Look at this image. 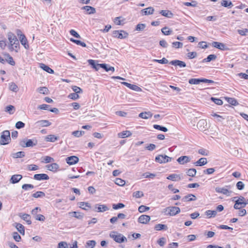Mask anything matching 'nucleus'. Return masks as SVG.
I'll return each instance as SVG.
<instances>
[{
    "label": "nucleus",
    "instance_id": "1",
    "mask_svg": "<svg viewBox=\"0 0 248 248\" xmlns=\"http://www.w3.org/2000/svg\"><path fill=\"white\" fill-rule=\"evenodd\" d=\"M109 236L118 243H122L127 241V239L124 236L116 232H111L109 233Z\"/></svg>",
    "mask_w": 248,
    "mask_h": 248
},
{
    "label": "nucleus",
    "instance_id": "2",
    "mask_svg": "<svg viewBox=\"0 0 248 248\" xmlns=\"http://www.w3.org/2000/svg\"><path fill=\"white\" fill-rule=\"evenodd\" d=\"M163 210L165 215L170 216H174L181 211L180 208L176 206H169L164 209Z\"/></svg>",
    "mask_w": 248,
    "mask_h": 248
},
{
    "label": "nucleus",
    "instance_id": "3",
    "mask_svg": "<svg viewBox=\"0 0 248 248\" xmlns=\"http://www.w3.org/2000/svg\"><path fill=\"white\" fill-rule=\"evenodd\" d=\"M11 140L9 131L5 130L2 132L0 136V144L6 145L9 143Z\"/></svg>",
    "mask_w": 248,
    "mask_h": 248
},
{
    "label": "nucleus",
    "instance_id": "4",
    "mask_svg": "<svg viewBox=\"0 0 248 248\" xmlns=\"http://www.w3.org/2000/svg\"><path fill=\"white\" fill-rule=\"evenodd\" d=\"M172 158L168 156L167 155H159L155 157V161L160 164L166 163L170 162Z\"/></svg>",
    "mask_w": 248,
    "mask_h": 248
},
{
    "label": "nucleus",
    "instance_id": "5",
    "mask_svg": "<svg viewBox=\"0 0 248 248\" xmlns=\"http://www.w3.org/2000/svg\"><path fill=\"white\" fill-rule=\"evenodd\" d=\"M231 188V186L230 185L226 186L224 187H217L215 188V191L217 193H222L224 195H225L227 196H229L231 195L232 191L229 190V189Z\"/></svg>",
    "mask_w": 248,
    "mask_h": 248
},
{
    "label": "nucleus",
    "instance_id": "6",
    "mask_svg": "<svg viewBox=\"0 0 248 248\" xmlns=\"http://www.w3.org/2000/svg\"><path fill=\"white\" fill-rule=\"evenodd\" d=\"M112 36L113 37L117 38L119 39H124L127 37L128 33L124 31H114L112 32Z\"/></svg>",
    "mask_w": 248,
    "mask_h": 248
},
{
    "label": "nucleus",
    "instance_id": "7",
    "mask_svg": "<svg viewBox=\"0 0 248 248\" xmlns=\"http://www.w3.org/2000/svg\"><path fill=\"white\" fill-rule=\"evenodd\" d=\"M7 37L8 40L10 44V46H9V49L11 51H13L14 50V47L13 46V42H15L16 40H18L16 36L12 32H9L8 33Z\"/></svg>",
    "mask_w": 248,
    "mask_h": 248
},
{
    "label": "nucleus",
    "instance_id": "8",
    "mask_svg": "<svg viewBox=\"0 0 248 248\" xmlns=\"http://www.w3.org/2000/svg\"><path fill=\"white\" fill-rule=\"evenodd\" d=\"M109 208L106 205L96 204L94 206L93 210L98 212H104L108 211Z\"/></svg>",
    "mask_w": 248,
    "mask_h": 248
},
{
    "label": "nucleus",
    "instance_id": "9",
    "mask_svg": "<svg viewBox=\"0 0 248 248\" xmlns=\"http://www.w3.org/2000/svg\"><path fill=\"white\" fill-rule=\"evenodd\" d=\"M212 46L213 47L221 50H226L228 49L227 47L224 44L218 42H213L212 43Z\"/></svg>",
    "mask_w": 248,
    "mask_h": 248
},
{
    "label": "nucleus",
    "instance_id": "10",
    "mask_svg": "<svg viewBox=\"0 0 248 248\" xmlns=\"http://www.w3.org/2000/svg\"><path fill=\"white\" fill-rule=\"evenodd\" d=\"M78 158L75 155L68 157L66 158V163L69 165H74L78 162Z\"/></svg>",
    "mask_w": 248,
    "mask_h": 248
},
{
    "label": "nucleus",
    "instance_id": "11",
    "mask_svg": "<svg viewBox=\"0 0 248 248\" xmlns=\"http://www.w3.org/2000/svg\"><path fill=\"white\" fill-rule=\"evenodd\" d=\"M177 162L181 165H184L190 161V158L188 156H181L177 159Z\"/></svg>",
    "mask_w": 248,
    "mask_h": 248
},
{
    "label": "nucleus",
    "instance_id": "12",
    "mask_svg": "<svg viewBox=\"0 0 248 248\" xmlns=\"http://www.w3.org/2000/svg\"><path fill=\"white\" fill-rule=\"evenodd\" d=\"M33 179L36 180H47L49 179V176L45 173L35 174L33 176Z\"/></svg>",
    "mask_w": 248,
    "mask_h": 248
},
{
    "label": "nucleus",
    "instance_id": "13",
    "mask_svg": "<svg viewBox=\"0 0 248 248\" xmlns=\"http://www.w3.org/2000/svg\"><path fill=\"white\" fill-rule=\"evenodd\" d=\"M170 64L174 66H178L180 67L186 66V63L184 62L178 60H172L170 62Z\"/></svg>",
    "mask_w": 248,
    "mask_h": 248
},
{
    "label": "nucleus",
    "instance_id": "14",
    "mask_svg": "<svg viewBox=\"0 0 248 248\" xmlns=\"http://www.w3.org/2000/svg\"><path fill=\"white\" fill-rule=\"evenodd\" d=\"M22 178V175L20 174H14L11 176L10 182L12 184H16L19 182Z\"/></svg>",
    "mask_w": 248,
    "mask_h": 248
},
{
    "label": "nucleus",
    "instance_id": "15",
    "mask_svg": "<svg viewBox=\"0 0 248 248\" xmlns=\"http://www.w3.org/2000/svg\"><path fill=\"white\" fill-rule=\"evenodd\" d=\"M155 10L152 7H149L147 8L142 9L141 10L140 12L142 15L146 16L152 15L154 13Z\"/></svg>",
    "mask_w": 248,
    "mask_h": 248
},
{
    "label": "nucleus",
    "instance_id": "16",
    "mask_svg": "<svg viewBox=\"0 0 248 248\" xmlns=\"http://www.w3.org/2000/svg\"><path fill=\"white\" fill-rule=\"evenodd\" d=\"M197 200L196 197L192 194H189L185 196H184L182 199V201L183 202H191Z\"/></svg>",
    "mask_w": 248,
    "mask_h": 248
},
{
    "label": "nucleus",
    "instance_id": "17",
    "mask_svg": "<svg viewBox=\"0 0 248 248\" xmlns=\"http://www.w3.org/2000/svg\"><path fill=\"white\" fill-rule=\"evenodd\" d=\"M19 40L20 41L21 44L24 46L25 48L28 49L29 47V46L28 44V41L26 37L23 34H21L19 36Z\"/></svg>",
    "mask_w": 248,
    "mask_h": 248
},
{
    "label": "nucleus",
    "instance_id": "18",
    "mask_svg": "<svg viewBox=\"0 0 248 248\" xmlns=\"http://www.w3.org/2000/svg\"><path fill=\"white\" fill-rule=\"evenodd\" d=\"M81 9L85 10L86 13L88 14H93L96 12L95 9L94 7L90 6H83L81 8Z\"/></svg>",
    "mask_w": 248,
    "mask_h": 248
},
{
    "label": "nucleus",
    "instance_id": "19",
    "mask_svg": "<svg viewBox=\"0 0 248 248\" xmlns=\"http://www.w3.org/2000/svg\"><path fill=\"white\" fill-rule=\"evenodd\" d=\"M18 216L22 219L25 220L28 224H31V217L29 214L20 213Z\"/></svg>",
    "mask_w": 248,
    "mask_h": 248
},
{
    "label": "nucleus",
    "instance_id": "20",
    "mask_svg": "<svg viewBox=\"0 0 248 248\" xmlns=\"http://www.w3.org/2000/svg\"><path fill=\"white\" fill-rule=\"evenodd\" d=\"M224 98L231 105L236 106L239 104L237 100L234 98L225 97Z\"/></svg>",
    "mask_w": 248,
    "mask_h": 248
},
{
    "label": "nucleus",
    "instance_id": "21",
    "mask_svg": "<svg viewBox=\"0 0 248 248\" xmlns=\"http://www.w3.org/2000/svg\"><path fill=\"white\" fill-rule=\"evenodd\" d=\"M207 163V159L204 157L201 158L198 161L194 163L197 166H202L206 165Z\"/></svg>",
    "mask_w": 248,
    "mask_h": 248
},
{
    "label": "nucleus",
    "instance_id": "22",
    "mask_svg": "<svg viewBox=\"0 0 248 248\" xmlns=\"http://www.w3.org/2000/svg\"><path fill=\"white\" fill-rule=\"evenodd\" d=\"M162 16L168 18L172 17L173 14L169 10H161L159 13Z\"/></svg>",
    "mask_w": 248,
    "mask_h": 248
},
{
    "label": "nucleus",
    "instance_id": "23",
    "mask_svg": "<svg viewBox=\"0 0 248 248\" xmlns=\"http://www.w3.org/2000/svg\"><path fill=\"white\" fill-rule=\"evenodd\" d=\"M38 126H48L51 125V123L48 120H40L36 123Z\"/></svg>",
    "mask_w": 248,
    "mask_h": 248
},
{
    "label": "nucleus",
    "instance_id": "24",
    "mask_svg": "<svg viewBox=\"0 0 248 248\" xmlns=\"http://www.w3.org/2000/svg\"><path fill=\"white\" fill-rule=\"evenodd\" d=\"M221 6L228 8H231L233 5L231 1L228 0H222L221 1Z\"/></svg>",
    "mask_w": 248,
    "mask_h": 248
},
{
    "label": "nucleus",
    "instance_id": "25",
    "mask_svg": "<svg viewBox=\"0 0 248 248\" xmlns=\"http://www.w3.org/2000/svg\"><path fill=\"white\" fill-rule=\"evenodd\" d=\"M59 165L58 164L54 163L48 165L46 166L47 169L52 171H56L59 169Z\"/></svg>",
    "mask_w": 248,
    "mask_h": 248
},
{
    "label": "nucleus",
    "instance_id": "26",
    "mask_svg": "<svg viewBox=\"0 0 248 248\" xmlns=\"http://www.w3.org/2000/svg\"><path fill=\"white\" fill-rule=\"evenodd\" d=\"M153 113L150 111H145L140 112V118L147 119L152 117Z\"/></svg>",
    "mask_w": 248,
    "mask_h": 248
},
{
    "label": "nucleus",
    "instance_id": "27",
    "mask_svg": "<svg viewBox=\"0 0 248 248\" xmlns=\"http://www.w3.org/2000/svg\"><path fill=\"white\" fill-rule=\"evenodd\" d=\"M40 67L42 69H43L44 71L47 72L48 73L53 74L54 73V71L53 70H52L49 67H48V66L46 65V64H45L44 63H40Z\"/></svg>",
    "mask_w": 248,
    "mask_h": 248
},
{
    "label": "nucleus",
    "instance_id": "28",
    "mask_svg": "<svg viewBox=\"0 0 248 248\" xmlns=\"http://www.w3.org/2000/svg\"><path fill=\"white\" fill-rule=\"evenodd\" d=\"M217 58V56L215 54L209 55L206 58H205L202 60V62H210L212 61L215 60Z\"/></svg>",
    "mask_w": 248,
    "mask_h": 248
},
{
    "label": "nucleus",
    "instance_id": "29",
    "mask_svg": "<svg viewBox=\"0 0 248 248\" xmlns=\"http://www.w3.org/2000/svg\"><path fill=\"white\" fill-rule=\"evenodd\" d=\"M150 220V217L148 215H140V223L147 224Z\"/></svg>",
    "mask_w": 248,
    "mask_h": 248
},
{
    "label": "nucleus",
    "instance_id": "30",
    "mask_svg": "<svg viewBox=\"0 0 248 248\" xmlns=\"http://www.w3.org/2000/svg\"><path fill=\"white\" fill-rule=\"evenodd\" d=\"M154 229L156 231L167 230L168 227L165 224H157L155 226Z\"/></svg>",
    "mask_w": 248,
    "mask_h": 248
},
{
    "label": "nucleus",
    "instance_id": "31",
    "mask_svg": "<svg viewBox=\"0 0 248 248\" xmlns=\"http://www.w3.org/2000/svg\"><path fill=\"white\" fill-rule=\"evenodd\" d=\"M167 179L173 181H178L181 179L180 176L176 174H171L167 177Z\"/></svg>",
    "mask_w": 248,
    "mask_h": 248
},
{
    "label": "nucleus",
    "instance_id": "32",
    "mask_svg": "<svg viewBox=\"0 0 248 248\" xmlns=\"http://www.w3.org/2000/svg\"><path fill=\"white\" fill-rule=\"evenodd\" d=\"M131 135V133L129 131H124L119 133L118 136L120 138H125L129 137Z\"/></svg>",
    "mask_w": 248,
    "mask_h": 248
},
{
    "label": "nucleus",
    "instance_id": "33",
    "mask_svg": "<svg viewBox=\"0 0 248 248\" xmlns=\"http://www.w3.org/2000/svg\"><path fill=\"white\" fill-rule=\"evenodd\" d=\"M72 217H74L78 219H81L83 218L84 214L79 212H72L69 213Z\"/></svg>",
    "mask_w": 248,
    "mask_h": 248
},
{
    "label": "nucleus",
    "instance_id": "34",
    "mask_svg": "<svg viewBox=\"0 0 248 248\" xmlns=\"http://www.w3.org/2000/svg\"><path fill=\"white\" fill-rule=\"evenodd\" d=\"M37 91L41 94L45 95L48 94L49 93L48 89L46 87H39L37 89Z\"/></svg>",
    "mask_w": 248,
    "mask_h": 248
},
{
    "label": "nucleus",
    "instance_id": "35",
    "mask_svg": "<svg viewBox=\"0 0 248 248\" xmlns=\"http://www.w3.org/2000/svg\"><path fill=\"white\" fill-rule=\"evenodd\" d=\"M46 141L55 142L58 140V137L54 135H49L45 138Z\"/></svg>",
    "mask_w": 248,
    "mask_h": 248
},
{
    "label": "nucleus",
    "instance_id": "36",
    "mask_svg": "<svg viewBox=\"0 0 248 248\" xmlns=\"http://www.w3.org/2000/svg\"><path fill=\"white\" fill-rule=\"evenodd\" d=\"M122 83L123 84L125 85L128 88H129L133 90L139 91L140 90V87H139L138 86H137L135 85L131 84L130 83H128L125 82H123Z\"/></svg>",
    "mask_w": 248,
    "mask_h": 248
},
{
    "label": "nucleus",
    "instance_id": "37",
    "mask_svg": "<svg viewBox=\"0 0 248 248\" xmlns=\"http://www.w3.org/2000/svg\"><path fill=\"white\" fill-rule=\"evenodd\" d=\"M155 176V174L154 173H152L149 172H146L145 173H143L141 176H140V179L141 178V177L144 178H150V179H154Z\"/></svg>",
    "mask_w": 248,
    "mask_h": 248
},
{
    "label": "nucleus",
    "instance_id": "38",
    "mask_svg": "<svg viewBox=\"0 0 248 248\" xmlns=\"http://www.w3.org/2000/svg\"><path fill=\"white\" fill-rule=\"evenodd\" d=\"M217 211L215 210H207L205 212V214L208 216L209 218L215 217L217 215Z\"/></svg>",
    "mask_w": 248,
    "mask_h": 248
},
{
    "label": "nucleus",
    "instance_id": "39",
    "mask_svg": "<svg viewBox=\"0 0 248 248\" xmlns=\"http://www.w3.org/2000/svg\"><path fill=\"white\" fill-rule=\"evenodd\" d=\"M12 156L14 158H22L25 156V153L23 151L18 152L12 154Z\"/></svg>",
    "mask_w": 248,
    "mask_h": 248
},
{
    "label": "nucleus",
    "instance_id": "40",
    "mask_svg": "<svg viewBox=\"0 0 248 248\" xmlns=\"http://www.w3.org/2000/svg\"><path fill=\"white\" fill-rule=\"evenodd\" d=\"M37 143V140H35V142H34L31 139H26V142L25 143V146L27 147H33L34 146H35Z\"/></svg>",
    "mask_w": 248,
    "mask_h": 248
},
{
    "label": "nucleus",
    "instance_id": "41",
    "mask_svg": "<svg viewBox=\"0 0 248 248\" xmlns=\"http://www.w3.org/2000/svg\"><path fill=\"white\" fill-rule=\"evenodd\" d=\"M4 56L7 58L6 60L8 63H9L11 65H15V62L14 61L13 58L9 55L8 53L4 54Z\"/></svg>",
    "mask_w": 248,
    "mask_h": 248
},
{
    "label": "nucleus",
    "instance_id": "42",
    "mask_svg": "<svg viewBox=\"0 0 248 248\" xmlns=\"http://www.w3.org/2000/svg\"><path fill=\"white\" fill-rule=\"evenodd\" d=\"M202 82V78H191L188 80V83L190 84H199Z\"/></svg>",
    "mask_w": 248,
    "mask_h": 248
},
{
    "label": "nucleus",
    "instance_id": "43",
    "mask_svg": "<svg viewBox=\"0 0 248 248\" xmlns=\"http://www.w3.org/2000/svg\"><path fill=\"white\" fill-rule=\"evenodd\" d=\"M153 127L155 129H157L158 130H160V131H163L164 132H166L168 131V129L167 127L162 126V125H158V124H154Z\"/></svg>",
    "mask_w": 248,
    "mask_h": 248
},
{
    "label": "nucleus",
    "instance_id": "44",
    "mask_svg": "<svg viewBox=\"0 0 248 248\" xmlns=\"http://www.w3.org/2000/svg\"><path fill=\"white\" fill-rule=\"evenodd\" d=\"M162 33L165 35H169L172 32V31L169 29L168 27H165L161 29Z\"/></svg>",
    "mask_w": 248,
    "mask_h": 248
},
{
    "label": "nucleus",
    "instance_id": "45",
    "mask_svg": "<svg viewBox=\"0 0 248 248\" xmlns=\"http://www.w3.org/2000/svg\"><path fill=\"white\" fill-rule=\"evenodd\" d=\"M5 111L8 112L10 114H13L15 111V107L12 105L7 106L5 108Z\"/></svg>",
    "mask_w": 248,
    "mask_h": 248
},
{
    "label": "nucleus",
    "instance_id": "46",
    "mask_svg": "<svg viewBox=\"0 0 248 248\" xmlns=\"http://www.w3.org/2000/svg\"><path fill=\"white\" fill-rule=\"evenodd\" d=\"M16 228L18 230V231L22 234H24L25 230L24 227L20 223H16Z\"/></svg>",
    "mask_w": 248,
    "mask_h": 248
},
{
    "label": "nucleus",
    "instance_id": "47",
    "mask_svg": "<svg viewBox=\"0 0 248 248\" xmlns=\"http://www.w3.org/2000/svg\"><path fill=\"white\" fill-rule=\"evenodd\" d=\"M196 172H197L196 170L195 169L192 168V169H189V170H187V171L186 172V174L189 176L194 177L195 176Z\"/></svg>",
    "mask_w": 248,
    "mask_h": 248
},
{
    "label": "nucleus",
    "instance_id": "48",
    "mask_svg": "<svg viewBox=\"0 0 248 248\" xmlns=\"http://www.w3.org/2000/svg\"><path fill=\"white\" fill-rule=\"evenodd\" d=\"M9 89L14 92L16 93L18 91V87L14 82H11L9 84Z\"/></svg>",
    "mask_w": 248,
    "mask_h": 248
},
{
    "label": "nucleus",
    "instance_id": "49",
    "mask_svg": "<svg viewBox=\"0 0 248 248\" xmlns=\"http://www.w3.org/2000/svg\"><path fill=\"white\" fill-rule=\"evenodd\" d=\"M45 196V193L42 191H37L32 194V197L35 198H42Z\"/></svg>",
    "mask_w": 248,
    "mask_h": 248
},
{
    "label": "nucleus",
    "instance_id": "50",
    "mask_svg": "<svg viewBox=\"0 0 248 248\" xmlns=\"http://www.w3.org/2000/svg\"><path fill=\"white\" fill-rule=\"evenodd\" d=\"M211 100L213 101L215 104L217 105H221L223 104V101L219 98L212 97L210 98Z\"/></svg>",
    "mask_w": 248,
    "mask_h": 248
},
{
    "label": "nucleus",
    "instance_id": "51",
    "mask_svg": "<svg viewBox=\"0 0 248 248\" xmlns=\"http://www.w3.org/2000/svg\"><path fill=\"white\" fill-rule=\"evenodd\" d=\"M70 41L72 42H74L75 43V44H76L77 45H80L83 47H86V45L85 43L83 42H81V41L80 40H75L73 38H71L70 39Z\"/></svg>",
    "mask_w": 248,
    "mask_h": 248
},
{
    "label": "nucleus",
    "instance_id": "52",
    "mask_svg": "<svg viewBox=\"0 0 248 248\" xmlns=\"http://www.w3.org/2000/svg\"><path fill=\"white\" fill-rule=\"evenodd\" d=\"M183 4L185 6H191V7H195L197 5V2L196 1L192 0L191 2H183Z\"/></svg>",
    "mask_w": 248,
    "mask_h": 248
},
{
    "label": "nucleus",
    "instance_id": "53",
    "mask_svg": "<svg viewBox=\"0 0 248 248\" xmlns=\"http://www.w3.org/2000/svg\"><path fill=\"white\" fill-rule=\"evenodd\" d=\"M96 245V242L94 240H89L86 242V247L89 248H93Z\"/></svg>",
    "mask_w": 248,
    "mask_h": 248
},
{
    "label": "nucleus",
    "instance_id": "54",
    "mask_svg": "<svg viewBox=\"0 0 248 248\" xmlns=\"http://www.w3.org/2000/svg\"><path fill=\"white\" fill-rule=\"evenodd\" d=\"M115 183L120 186H123L124 185L125 181L121 178H116L115 181Z\"/></svg>",
    "mask_w": 248,
    "mask_h": 248
},
{
    "label": "nucleus",
    "instance_id": "55",
    "mask_svg": "<svg viewBox=\"0 0 248 248\" xmlns=\"http://www.w3.org/2000/svg\"><path fill=\"white\" fill-rule=\"evenodd\" d=\"M172 46L173 47L179 48L183 47V44L180 42H174L172 43Z\"/></svg>",
    "mask_w": 248,
    "mask_h": 248
},
{
    "label": "nucleus",
    "instance_id": "56",
    "mask_svg": "<svg viewBox=\"0 0 248 248\" xmlns=\"http://www.w3.org/2000/svg\"><path fill=\"white\" fill-rule=\"evenodd\" d=\"M125 205L124 204L122 203H119L118 204H113L112 205V208L113 209L115 210H117L120 208H123L124 207Z\"/></svg>",
    "mask_w": 248,
    "mask_h": 248
},
{
    "label": "nucleus",
    "instance_id": "57",
    "mask_svg": "<svg viewBox=\"0 0 248 248\" xmlns=\"http://www.w3.org/2000/svg\"><path fill=\"white\" fill-rule=\"evenodd\" d=\"M79 207L81 208L84 210H86L85 207H91L90 204L88 202H80L79 203Z\"/></svg>",
    "mask_w": 248,
    "mask_h": 248
},
{
    "label": "nucleus",
    "instance_id": "58",
    "mask_svg": "<svg viewBox=\"0 0 248 248\" xmlns=\"http://www.w3.org/2000/svg\"><path fill=\"white\" fill-rule=\"evenodd\" d=\"M156 146L155 144L153 143L148 144L145 146V149L152 151L155 149Z\"/></svg>",
    "mask_w": 248,
    "mask_h": 248
},
{
    "label": "nucleus",
    "instance_id": "59",
    "mask_svg": "<svg viewBox=\"0 0 248 248\" xmlns=\"http://www.w3.org/2000/svg\"><path fill=\"white\" fill-rule=\"evenodd\" d=\"M84 133V132L83 131H74L72 133V135L76 137H80Z\"/></svg>",
    "mask_w": 248,
    "mask_h": 248
},
{
    "label": "nucleus",
    "instance_id": "60",
    "mask_svg": "<svg viewBox=\"0 0 248 248\" xmlns=\"http://www.w3.org/2000/svg\"><path fill=\"white\" fill-rule=\"evenodd\" d=\"M157 243L160 246L163 247L166 243V238L161 237L157 240Z\"/></svg>",
    "mask_w": 248,
    "mask_h": 248
},
{
    "label": "nucleus",
    "instance_id": "61",
    "mask_svg": "<svg viewBox=\"0 0 248 248\" xmlns=\"http://www.w3.org/2000/svg\"><path fill=\"white\" fill-rule=\"evenodd\" d=\"M215 171V168H211L204 170L203 173L205 174H212Z\"/></svg>",
    "mask_w": 248,
    "mask_h": 248
},
{
    "label": "nucleus",
    "instance_id": "62",
    "mask_svg": "<svg viewBox=\"0 0 248 248\" xmlns=\"http://www.w3.org/2000/svg\"><path fill=\"white\" fill-rule=\"evenodd\" d=\"M33 188L34 186L31 184H24L22 186V188L25 190H28L29 189H32Z\"/></svg>",
    "mask_w": 248,
    "mask_h": 248
},
{
    "label": "nucleus",
    "instance_id": "63",
    "mask_svg": "<svg viewBox=\"0 0 248 248\" xmlns=\"http://www.w3.org/2000/svg\"><path fill=\"white\" fill-rule=\"evenodd\" d=\"M236 186L239 190H242L245 187V185L242 181H239L236 183Z\"/></svg>",
    "mask_w": 248,
    "mask_h": 248
},
{
    "label": "nucleus",
    "instance_id": "64",
    "mask_svg": "<svg viewBox=\"0 0 248 248\" xmlns=\"http://www.w3.org/2000/svg\"><path fill=\"white\" fill-rule=\"evenodd\" d=\"M58 248H68V244L66 242L62 241L58 244Z\"/></svg>",
    "mask_w": 248,
    "mask_h": 248
}]
</instances>
